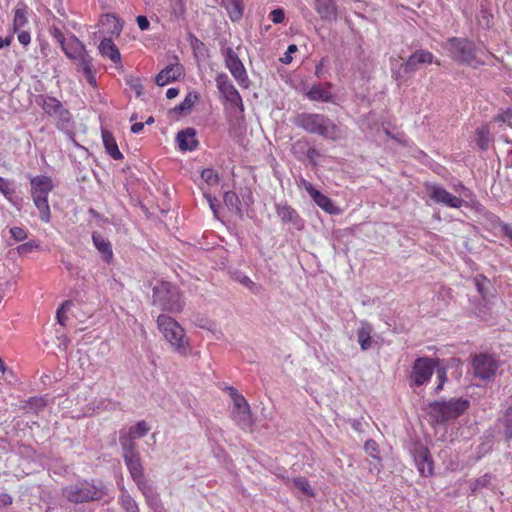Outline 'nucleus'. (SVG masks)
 <instances>
[{
	"instance_id": "obj_1",
	"label": "nucleus",
	"mask_w": 512,
	"mask_h": 512,
	"mask_svg": "<svg viewBox=\"0 0 512 512\" xmlns=\"http://www.w3.org/2000/svg\"><path fill=\"white\" fill-rule=\"evenodd\" d=\"M294 124L310 134H317L328 140L336 141L341 138L339 126L323 114H299L295 118Z\"/></svg>"
},
{
	"instance_id": "obj_2",
	"label": "nucleus",
	"mask_w": 512,
	"mask_h": 512,
	"mask_svg": "<svg viewBox=\"0 0 512 512\" xmlns=\"http://www.w3.org/2000/svg\"><path fill=\"white\" fill-rule=\"evenodd\" d=\"M157 328L170 347L181 355L190 352V342L185 329L173 317L160 314L156 320Z\"/></svg>"
},
{
	"instance_id": "obj_3",
	"label": "nucleus",
	"mask_w": 512,
	"mask_h": 512,
	"mask_svg": "<svg viewBox=\"0 0 512 512\" xmlns=\"http://www.w3.org/2000/svg\"><path fill=\"white\" fill-rule=\"evenodd\" d=\"M153 305L170 313H180L184 308V301L179 289L169 282H161L153 288Z\"/></svg>"
},
{
	"instance_id": "obj_4",
	"label": "nucleus",
	"mask_w": 512,
	"mask_h": 512,
	"mask_svg": "<svg viewBox=\"0 0 512 512\" xmlns=\"http://www.w3.org/2000/svg\"><path fill=\"white\" fill-rule=\"evenodd\" d=\"M470 407V401L464 398L448 401H434L429 404L428 414L437 423L455 419L464 414Z\"/></svg>"
},
{
	"instance_id": "obj_5",
	"label": "nucleus",
	"mask_w": 512,
	"mask_h": 512,
	"mask_svg": "<svg viewBox=\"0 0 512 512\" xmlns=\"http://www.w3.org/2000/svg\"><path fill=\"white\" fill-rule=\"evenodd\" d=\"M447 44L450 57L457 63L473 68L484 64L483 61L477 59V48L471 40L451 37L448 39Z\"/></svg>"
},
{
	"instance_id": "obj_6",
	"label": "nucleus",
	"mask_w": 512,
	"mask_h": 512,
	"mask_svg": "<svg viewBox=\"0 0 512 512\" xmlns=\"http://www.w3.org/2000/svg\"><path fill=\"white\" fill-rule=\"evenodd\" d=\"M227 390L233 401L232 419L241 429L250 430L254 421L247 400L234 387H229Z\"/></svg>"
},
{
	"instance_id": "obj_7",
	"label": "nucleus",
	"mask_w": 512,
	"mask_h": 512,
	"mask_svg": "<svg viewBox=\"0 0 512 512\" xmlns=\"http://www.w3.org/2000/svg\"><path fill=\"white\" fill-rule=\"evenodd\" d=\"M63 495L68 501L78 504L99 499L101 492L95 485L83 481L65 487Z\"/></svg>"
},
{
	"instance_id": "obj_8",
	"label": "nucleus",
	"mask_w": 512,
	"mask_h": 512,
	"mask_svg": "<svg viewBox=\"0 0 512 512\" xmlns=\"http://www.w3.org/2000/svg\"><path fill=\"white\" fill-rule=\"evenodd\" d=\"M438 362V359L429 357H418L415 359L410 376L411 387H420L428 383Z\"/></svg>"
},
{
	"instance_id": "obj_9",
	"label": "nucleus",
	"mask_w": 512,
	"mask_h": 512,
	"mask_svg": "<svg viewBox=\"0 0 512 512\" xmlns=\"http://www.w3.org/2000/svg\"><path fill=\"white\" fill-rule=\"evenodd\" d=\"M474 375L481 380H491L497 373L499 361L492 355L480 353L473 357Z\"/></svg>"
},
{
	"instance_id": "obj_10",
	"label": "nucleus",
	"mask_w": 512,
	"mask_h": 512,
	"mask_svg": "<svg viewBox=\"0 0 512 512\" xmlns=\"http://www.w3.org/2000/svg\"><path fill=\"white\" fill-rule=\"evenodd\" d=\"M216 85L222 97L231 107L238 108L241 112L244 111V104L242 97L238 90L235 88L230 78L226 73H219L216 76Z\"/></svg>"
},
{
	"instance_id": "obj_11",
	"label": "nucleus",
	"mask_w": 512,
	"mask_h": 512,
	"mask_svg": "<svg viewBox=\"0 0 512 512\" xmlns=\"http://www.w3.org/2000/svg\"><path fill=\"white\" fill-rule=\"evenodd\" d=\"M225 67L242 88L247 89L249 87L250 81L247 71L232 48H227L225 51Z\"/></svg>"
},
{
	"instance_id": "obj_12",
	"label": "nucleus",
	"mask_w": 512,
	"mask_h": 512,
	"mask_svg": "<svg viewBox=\"0 0 512 512\" xmlns=\"http://www.w3.org/2000/svg\"><path fill=\"white\" fill-rule=\"evenodd\" d=\"M124 460L135 483L144 494H147L151 489L144 480L142 464L138 452L136 450H125Z\"/></svg>"
},
{
	"instance_id": "obj_13",
	"label": "nucleus",
	"mask_w": 512,
	"mask_h": 512,
	"mask_svg": "<svg viewBox=\"0 0 512 512\" xmlns=\"http://www.w3.org/2000/svg\"><path fill=\"white\" fill-rule=\"evenodd\" d=\"M151 430L150 425L142 420L128 429H122L119 435V441L122 448H135L136 441L145 437Z\"/></svg>"
},
{
	"instance_id": "obj_14",
	"label": "nucleus",
	"mask_w": 512,
	"mask_h": 512,
	"mask_svg": "<svg viewBox=\"0 0 512 512\" xmlns=\"http://www.w3.org/2000/svg\"><path fill=\"white\" fill-rule=\"evenodd\" d=\"M61 49L70 60L77 62L79 66H82L84 61L92 59L84 44L75 35H70Z\"/></svg>"
},
{
	"instance_id": "obj_15",
	"label": "nucleus",
	"mask_w": 512,
	"mask_h": 512,
	"mask_svg": "<svg viewBox=\"0 0 512 512\" xmlns=\"http://www.w3.org/2000/svg\"><path fill=\"white\" fill-rule=\"evenodd\" d=\"M304 187L313 201L326 213L331 215L340 213V209L334 205L333 201L328 196L315 189L310 182H305Z\"/></svg>"
},
{
	"instance_id": "obj_16",
	"label": "nucleus",
	"mask_w": 512,
	"mask_h": 512,
	"mask_svg": "<svg viewBox=\"0 0 512 512\" xmlns=\"http://www.w3.org/2000/svg\"><path fill=\"white\" fill-rule=\"evenodd\" d=\"M436 63L440 65L439 60H434V55L427 50H416L412 53L404 64V71L406 73H413L418 69L419 64Z\"/></svg>"
},
{
	"instance_id": "obj_17",
	"label": "nucleus",
	"mask_w": 512,
	"mask_h": 512,
	"mask_svg": "<svg viewBox=\"0 0 512 512\" xmlns=\"http://www.w3.org/2000/svg\"><path fill=\"white\" fill-rule=\"evenodd\" d=\"M276 213L284 222L291 224L295 229L301 230L304 227V221L298 212L287 204H277Z\"/></svg>"
},
{
	"instance_id": "obj_18",
	"label": "nucleus",
	"mask_w": 512,
	"mask_h": 512,
	"mask_svg": "<svg viewBox=\"0 0 512 512\" xmlns=\"http://www.w3.org/2000/svg\"><path fill=\"white\" fill-rule=\"evenodd\" d=\"M413 458L417 469L422 476H430L433 474V461L430 450H412Z\"/></svg>"
},
{
	"instance_id": "obj_19",
	"label": "nucleus",
	"mask_w": 512,
	"mask_h": 512,
	"mask_svg": "<svg viewBox=\"0 0 512 512\" xmlns=\"http://www.w3.org/2000/svg\"><path fill=\"white\" fill-rule=\"evenodd\" d=\"M183 66L179 63L169 65L162 69L156 76V84L158 86L167 85L170 82L180 79L183 75Z\"/></svg>"
},
{
	"instance_id": "obj_20",
	"label": "nucleus",
	"mask_w": 512,
	"mask_h": 512,
	"mask_svg": "<svg viewBox=\"0 0 512 512\" xmlns=\"http://www.w3.org/2000/svg\"><path fill=\"white\" fill-rule=\"evenodd\" d=\"M30 184L31 196H48L54 188L52 179L44 175L33 177Z\"/></svg>"
},
{
	"instance_id": "obj_21",
	"label": "nucleus",
	"mask_w": 512,
	"mask_h": 512,
	"mask_svg": "<svg viewBox=\"0 0 512 512\" xmlns=\"http://www.w3.org/2000/svg\"><path fill=\"white\" fill-rule=\"evenodd\" d=\"M331 88L332 84L329 82L316 84L309 89L306 95L311 101L332 102L333 95Z\"/></svg>"
},
{
	"instance_id": "obj_22",
	"label": "nucleus",
	"mask_w": 512,
	"mask_h": 512,
	"mask_svg": "<svg viewBox=\"0 0 512 512\" xmlns=\"http://www.w3.org/2000/svg\"><path fill=\"white\" fill-rule=\"evenodd\" d=\"M177 141L179 148L183 151H193L199 145L194 128H187L178 132Z\"/></svg>"
},
{
	"instance_id": "obj_23",
	"label": "nucleus",
	"mask_w": 512,
	"mask_h": 512,
	"mask_svg": "<svg viewBox=\"0 0 512 512\" xmlns=\"http://www.w3.org/2000/svg\"><path fill=\"white\" fill-rule=\"evenodd\" d=\"M314 8L322 20L332 21L337 18V7L334 0H314Z\"/></svg>"
},
{
	"instance_id": "obj_24",
	"label": "nucleus",
	"mask_w": 512,
	"mask_h": 512,
	"mask_svg": "<svg viewBox=\"0 0 512 512\" xmlns=\"http://www.w3.org/2000/svg\"><path fill=\"white\" fill-rule=\"evenodd\" d=\"M101 136L106 153L114 160H122L124 156L119 150L116 139L113 136V134L106 129H102Z\"/></svg>"
},
{
	"instance_id": "obj_25",
	"label": "nucleus",
	"mask_w": 512,
	"mask_h": 512,
	"mask_svg": "<svg viewBox=\"0 0 512 512\" xmlns=\"http://www.w3.org/2000/svg\"><path fill=\"white\" fill-rule=\"evenodd\" d=\"M92 241L94 246L101 253L103 260L110 263L114 256L110 241L97 232L92 234Z\"/></svg>"
},
{
	"instance_id": "obj_26",
	"label": "nucleus",
	"mask_w": 512,
	"mask_h": 512,
	"mask_svg": "<svg viewBox=\"0 0 512 512\" xmlns=\"http://www.w3.org/2000/svg\"><path fill=\"white\" fill-rule=\"evenodd\" d=\"M99 52L103 57L109 58L115 64H121V54L110 38H104L99 44Z\"/></svg>"
},
{
	"instance_id": "obj_27",
	"label": "nucleus",
	"mask_w": 512,
	"mask_h": 512,
	"mask_svg": "<svg viewBox=\"0 0 512 512\" xmlns=\"http://www.w3.org/2000/svg\"><path fill=\"white\" fill-rule=\"evenodd\" d=\"M37 103L50 117H55L64 107L63 104L57 98L52 96L40 95L38 97Z\"/></svg>"
},
{
	"instance_id": "obj_28",
	"label": "nucleus",
	"mask_w": 512,
	"mask_h": 512,
	"mask_svg": "<svg viewBox=\"0 0 512 512\" xmlns=\"http://www.w3.org/2000/svg\"><path fill=\"white\" fill-rule=\"evenodd\" d=\"M54 118L55 125L59 130L65 133H72L74 128V120L71 112L68 109L63 107V109H61V111Z\"/></svg>"
},
{
	"instance_id": "obj_29",
	"label": "nucleus",
	"mask_w": 512,
	"mask_h": 512,
	"mask_svg": "<svg viewBox=\"0 0 512 512\" xmlns=\"http://www.w3.org/2000/svg\"><path fill=\"white\" fill-rule=\"evenodd\" d=\"M491 141L492 135L488 124H483L475 130V142L479 149L487 150Z\"/></svg>"
},
{
	"instance_id": "obj_30",
	"label": "nucleus",
	"mask_w": 512,
	"mask_h": 512,
	"mask_svg": "<svg viewBox=\"0 0 512 512\" xmlns=\"http://www.w3.org/2000/svg\"><path fill=\"white\" fill-rule=\"evenodd\" d=\"M222 5L227 10L230 19L235 22L243 16L242 0H222Z\"/></svg>"
},
{
	"instance_id": "obj_31",
	"label": "nucleus",
	"mask_w": 512,
	"mask_h": 512,
	"mask_svg": "<svg viewBox=\"0 0 512 512\" xmlns=\"http://www.w3.org/2000/svg\"><path fill=\"white\" fill-rule=\"evenodd\" d=\"M34 205L39 211V217L44 223H48L51 218L48 196H32Z\"/></svg>"
},
{
	"instance_id": "obj_32",
	"label": "nucleus",
	"mask_w": 512,
	"mask_h": 512,
	"mask_svg": "<svg viewBox=\"0 0 512 512\" xmlns=\"http://www.w3.org/2000/svg\"><path fill=\"white\" fill-rule=\"evenodd\" d=\"M27 7L24 4L18 5L14 10L13 30L19 32L28 24Z\"/></svg>"
},
{
	"instance_id": "obj_33",
	"label": "nucleus",
	"mask_w": 512,
	"mask_h": 512,
	"mask_svg": "<svg viewBox=\"0 0 512 512\" xmlns=\"http://www.w3.org/2000/svg\"><path fill=\"white\" fill-rule=\"evenodd\" d=\"M424 187L431 200H433L435 203H440L442 198L447 196L448 191L436 184L425 183Z\"/></svg>"
},
{
	"instance_id": "obj_34",
	"label": "nucleus",
	"mask_w": 512,
	"mask_h": 512,
	"mask_svg": "<svg viewBox=\"0 0 512 512\" xmlns=\"http://www.w3.org/2000/svg\"><path fill=\"white\" fill-rule=\"evenodd\" d=\"M103 25H109L110 32L112 34L119 35L122 31V24L120 20L114 14H105L101 19Z\"/></svg>"
},
{
	"instance_id": "obj_35",
	"label": "nucleus",
	"mask_w": 512,
	"mask_h": 512,
	"mask_svg": "<svg viewBox=\"0 0 512 512\" xmlns=\"http://www.w3.org/2000/svg\"><path fill=\"white\" fill-rule=\"evenodd\" d=\"M358 342L361 346L362 350H367L371 347L372 339H371V328L370 327H362L357 332Z\"/></svg>"
},
{
	"instance_id": "obj_36",
	"label": "nucleus",
	"mask_w": 512,
	"mask_h": 512,
	"mask_svg": "<svg viewBox=\"0 0 512 512\" xmlns=\"http://www.w3.org/2000/svg\"><path fill=\"white\" fill-rule=\"evenodd\" d=\"M295 488L300 490L305 496L312 497L314 496V491L309 483V481L304 477H296L292 480Z\"/></svg>"
},
{
	"instance_id": "obj_37",
	"label": "nucleus",
	"mask_w": 512,
	"mask_h": 512,
	"mask_svg": "<svg viewBox=\"0 0 512 512\" xmlns=\"http://www.w3.org/2000/svg\"><path fill=\"white\" fill-rule=\"evenodd\" d=\"M504 430V435L507 439L512 438V407L508 408L500 420Z\"/></svg>"
},
{
	"instance_id": "obj_38",
	"label": "nucleus",
	"mask_w": 512,
	"mask_h": 512,
	"mask_svg": "<svg viewBox=\"0 0 512 512\" xmlns=\"http://www.w3.org/2000/svg\"><path fill=\"white\" fill-rule=\"evenodd\" d=\"M120 502L123 509L126 512H139L137 503L135 500L126 492H123L120 496Z\"/></svg>"
},
{
	"instance_id": "obj_39",
	"label": "nucleus",
	"mask_w": 512,
	"mask_h": 512,
	"mask_svg": "<svg viewBox=\"0 0 512 512\" xmlns=\"http://www.w3.org/2000/svg\"><path fill=\"white\" fill-rule=\"evenodd\" d=\"M488 283L489 279L485 275L480 274L474 277V284L483 300H486V290Z\"/></svg>"
},
{
	"instance_id": "obj_40",
	"label": "nucleus",
	"mask_w": 512,
	"mask_h": 512,
	"mask_svg": "<svg viewBox=\"0 0 512 512\" xmlns=\"http://www.w3.org/2000/svg\"><path fill=\"white\" fill-rule=\"evenodd\" d=\"M491 480H492L491 474H485V475L481 476L480 478L476 479L470 485L472 493H476L477 491H479L482 488L489 487Z\"/></svg>"
},
{
	"instance_id": "obj_41",
	"label": "nucleus",
	"mask_w": 512,
	"mask_h": 512,
	"mask_svg": "<svg viewBox=\"0 0 512 512\" xmlns=\"http://www.w3.org/2000/svg\"><path fill=\"white\" fill-rule=\"evenodd\" d=\"M171 14L175 18L181 17L185 13V2L184 0H168Z\"/></svg>"
},
{
	"instance_id": "obj_42",
	"label": "nucleus",
	"mask_w": 512,
	"mask_h": 512,
	"mask_svg": "<svg viewBox=\"0 0 512 512\" xmlns=\"http://www.w3.org/2000/svg\"><path fill=\"white\" fill-rule=\"evenodd\" d=\"M463 199L460 197H457L450 192H447V196L443 197L440 201L441 204H444L448 207L452 208H460L463 205Z\"/></svg>"
},
{
	"instance_id": "obj_43",
	"label": "nucleus",
	"mask_w": 512,
	"mask_h": 512,
	"mask_svg": "<svg viewBox=\"0 0 512 512\" xmlns=\"http://www.w3.org/2000/svg\"><path fill=\"white\" fill-rule=\"evenodd\" d=\"M80 67L83 70L89 84L95 86L96 79L94 76L93 59L90 61H84V64Z\"/></svg>"
},
{
	"instance_id": "obj_44",
	"label": "nucleus",
	"mask_w": 512,
	"mask_h": 512,
	"mask_svg": "<svg viewBox=\"0 0 512 512\" xmlns=\"http://www.w3.org/2000/svg\"><path fill=\"white\" fill-rule=\"evenodd\" d=\"M40 248V245L35 240H30L28 242H25L17 247V252L20 255L31 253L35 250H38Z\"/></svg>"
},
{
	"instance_id": "obj_45",
	"label": "nucleus",
	"mask_w": 512,
	"mask_h": 512,
	"mask_svg": "<svg viewBox=\"0 0 512 512\" xmlns=\"http://www.w3.org/2000/svg\"><path fill=\"white\" fill-rule=\"evenodd\" d=\"M201 178L209 185H216L219 181L217 173L211 168L203 169L201 172Z\"/></svg>"
},
{
	"instance_id": "obj_46",
	"label": "nucleus",
	"mask_w": 512,
	"mask_h": 512,
	"mask_svg": "<svg viewBox=\"0 0 512 512\" xmlns=\"http://www.w3.org/2000/svg\"><path fill=\"white\" fill-rule=\"evenodd\" d=\"M199 99V95L198 93L194 92V93H189L185 99L183 100V102L179 105L178 109L180 111H184V110H189L193 107V105L195 104V102Z\"/></svg>"
},
{
	"instance_id": "obj_47",
	"label": "nucleus",
	"mask_w": 512,
	"mask_h": 512,
	"mask_svg": "<svg viewBox=\"0 0 512 512\" xmlns=\"http://www.w3.org/2000/svg\"><path fill=\"white\" fill-rule=\"evenodd\" d=\"M512 109H506L502 112H500L498 115H496L493 118V121L496 123H507V125L512 128Z\"/></svg>"
},
{
	"instance_id": "obj_48",
	"label": "nucleus",
	"mask_w": 512,
	"mask_h": 512,
	"mask_svg": "<svg viewBox=\"0 0 512 512\" xmlns=\"http://www.w3.org/2000/svg\"><path fill=\"white\" fill-rule=\"evenodd\" d=\"M46 406V401L44 398L41 397H33L30 398L27 402V405L25 408L27 409H35V411H38L40 409H43Z\"/></svg>"
},
{
	"instance_id": "obj_49",
	"label": "nucleus",
	"mask_w": 512,
	"mask_h": 512,
	"mask_svg": "<svg viewBox=\"0 0 512 512\" xmlns=\"http://www.w3.org/2000/svg\"><path fill=\"white\" fill-rule=\"evenodd\" d=\"M224 202L227 206L238 208L240 200L235 192L228 191L224 194Z\"/></svg>"
},
{
	"instance_id": "obj_50",
	"label": "nucleus",
	"mask_w": 512,
	"mask_h": 512,
	"mask_svg": "<svg viewBox=\"0 0 512 512\" xmlns=\"http://www.w3.org/2000/svg\"><path fill=\"white\" fill-rule=\"evenodd\" d=\"M49 32H50L52 38L60 45V47L62 45H64L65 42L67 41V38L64 36L62 31L58 27L52 26L49 29Z\"/></svg>"
},
{
	"instance_id": "obj_51",
	"label": "nucleus",
	"mask_w": 512,
	"mask_h": 512,
	"mask_svg": "<svg viewBox=\"0 0 512 512\" xmlns=\"http://www.w3.org/2000/svg\"><path fill=\"white\" fill-rule=\"evenodd\" d=\"M269 18L274 24H279L284 21L285 12L282 8H277L269 13Z\"/></svg>"
},
{
	"instance_id": "obj_52",
	"label": "nucleus",
	"mask_w": 512,
	"mask_h": 512,
	"mask_svg": "<svg viewBox=\"0 0 512 512\" xmlns=\"http://www.w3.org/2000/svg\"><path fill=\"white\" fill-rule=\"evenodd\" d=\"M10 234L13 239L20 242L27 238V232L25 229L21 227H12L10 229Z\"/></svg>"
},
{
	"instance_id": "obj_53",
	"label": "nucleus",
	"mask_w": 512,
	"mask_h": 512,
	"mask_svg": "<svg viewBox=\"0 0 512 512\" xmlns=\"http://www.w3.org/2000/svg\"><path fill=\"white\" fill-rule=\"evenodd\" d=\"M437 378L439 380V383L438 385L436 386L435 388V392L438 393L439 391L442 390L443 386H444V383L446 382L447 380V377H446V371L445 369H439L437 371Z\"/></svg>"
},
{
	"instance_id": "obj_54",
	"label": "nucleus",
	"mask_w": 512,
	"mask_h": 512,
	"mask_svg": "<svg viewBox=\"0 0 512 512\" xmlns=\"http://www.w3.org/2000/svg\"><path fill=\"white\" fill-rule=\"evenodd\" d=\"M18 34V41L23 45L27 46L31 41V36L29 31L20 30L16 32Z\"/></svg>"
},
{
	"instance_id": "obj_55",
	"label": "nucleus",
	"mask_w": 512,
	"mask_h": 512,
	"mask_svg": "<svg viewBox=\"0 0 512 512\" xmlns=\"http://www.w3.org/2000/svg\"><path fill=\"white\" fill-rule=\"evenodd\" d=\"M0 192L4 196H8L13 193V190L10 188L9 182L2 177H0Z\"/></svg>"
},
{
	"instance_id": "obj_56",
	"label": "nucleus",
	"mask_w": 512,
	"mask_h": 512,
	"mask_svg": "<svg viewBox=\"0 0 512 512\" xmlns=\"http://www.w3.org/2000/svg\"><path fill=\"white\" fill-rule=\"evenodd\" d=\"M297 51V46L295 44H291L288 46L287 52L284 57L281 58V61L285 64H289L292 61L291 53H295Z\"/></svg>"
},
{
	"instance_id": "obj_57",
	"label": "nucleus",
	"mask_w": 512,
	"mask_h": 512,
	"mask_svg": "<svg viewBox=\"0 0 512 512\" xmlns=\"http://www.w3.org/2000/svg\"><path fill=\"white\" fill-rule=\"evenodd\" d=\"M137 25L140 30L145 31L149 28L150 23L146 16H137L136 18Z\"/></svg>"
},
{
	"instance_id": "obj_58",
	"label": "nucleus",
	"mask_w": 512,
	"mask_h": 512,
	"mask_svg": "<svg viewBox=\"0 0 512 512\" xmlns=\"http://www.w3.org/2000/svg\"><path fill=\"white\" fill-rule=\"evenodd\" d=\"M13 498L8 493H1L0 494V508L7 507L12 504Z\"/></svg>"
},
{
	"instance_id": "obj_59",
	"label": "nucleus",
	"mask_w": 512,
	"mask_h": 512,
	"mask_svg": "<svg viewBox=\"0 0 512 512\" xmlns=\"http://www.w3.org/2000/svg\"><path fill=\"white\" fill-rule=\"evenodd\" d=\"M144 128V124L142 122H136L131 126V132L134 134L140 133Z\"/></svg>"
},
{
	"instance_id": "obj_60",
	"label": "nucleus",
	"mask_w": 512,
	"mask_h": 512,
	"mask_svg": "<svg viewBox=\"0 0 512 512\" xmlns=\"http://www.w3.org/2000/svg\"><path fill=\"white\" fill-rule=\"evenodd\" d=\"M179 94V90L177 88H169L166 92V97L168 99H173Z\"/></svg>"
},
{
	"instance_id": "obj_61",
	"label": "nucleus",
	"mask_w": 512,
	"mask_h": 512,
	"mask_svg": "<svg viewBox=\"0 0 512 512\" xmlns=\"http://www.w3.org/2000/svg\"><path fill=\"white\" fill-rule=\"evenodd\" d=\"M11 37L2 38L0 37V49L7 47L11 44Z\"/></svg>"
},
{
	"instance_id": "obj_62",
	"label": "nucleus",
	"mask_w": 512,
	"mask_h": 512,
	"mask_svg": "<svg viewBox=\"0 0 512 512\" xmlns=\"http://www.w3.org/2000/svg\"><path fill=\"white\" fill-rule=\"evenodd\" d=\"M505 234L512 240V227L511 226H505Z\"/></svg>"
},
{
	"instance_id": "obj_63",
	"label": "nucleus",
	"mask_w": 512,
	"mask_h": 512,
	"mask_svg": "<svg viewBox=\"0 0 512 512\" xmlns=\"http://www.w3.org/2000/svg\"><path fill=\"white\" fill-rule=\"evenodd\" d=\"M57 319H58V322H59L60 324H62V325L64 324V317H63V316H62V314H61V310H58V311H57Z\"/></svg>"
},
{
	"instance_id": "obj_64",
	"label": "nucleus",
	"mask_w": 512,
	"mask_h": 512,
	"mask_svg": "<svg viewBox=\"0 0 512 512\" xmlns=\"http://www.w3.org/2000/svg\"><path fill=\"white\" fill-rule=\"evenodd\" d=\"M5 369H6V367H5L4 361H3V360H2V358L0 357V370H1L2 372H4V371H5Z\"/></svg>"
}]
</instances>
